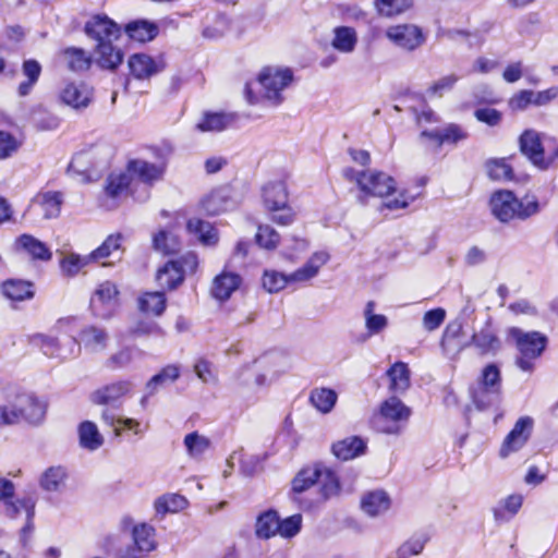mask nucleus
Instances as JSON below:
<instances>
[{
    "label": "nucleus",
    "instance_id": "nucleus-1",
    "mask_svg": "<svg viewBox=\"0 0 558 558\" xmlns=\"http://www.w3.org/2000/svg\"><path fill=\"white\" fill-rule=\"evenodd\" d=\"M462 333V324L459 322L450 323L441 339V349L445 354L456 357L464 348L474 347L481 356H495L501 350V340L493 329L490 322H487L483 328L474 331L470 341L463 345H457L453 342Z\"/></svg>",
    "mask_w": 558,
    "mask_h": 558
},
{
    "label": "nucleus",
    "instance_id": "nucleus-2",
    "mask_svg": "<svg viewBox=\"0 0 558 558\" xmlns=\"http://www.w3.org/2000/svg\"><path fill=\"white\" fill-rule=\"evenodd\" d=\"M489 205L493 216L504 223L514 219L526 220L541 210V205L535 195L526 194L519 199L513 192L508 190L493 193Z\"/></svg>",
    "mask_w": 558,
    "mask_h": 558
},
{
    "label": "nucleus",
    "instance_id": "nucleus-3",
    "mask_svg": "<svg viewBox=\"0 0 558 558\" xmlns=\"http://www.w3.org/2000/svg\"><path fill=\"white\" fill-rule=\"evenodd\" d=\"M506 340L518 350L515 365L523 372L532 373L535 361L546 348V336L538 331H524L519 327H510L507 329Z\"/></svg>",
    "mask_w": 558,
    "mask_h": 558
},
{
    "label": "nucleus",
    "instance_id": "nucleus-4",
    "mask_svg": "<svg viewBox=\"0 0 558 558\" xmlns=\"http://www.w3.org/2000/svg\"><path fill=\"white\" fill-rule=\"evenodd\" d=\"M410 416L409 407L396 396L389 397L380 404L375 420L376 429L387 435H399L403 432Z\"/></svg>",
    "mask_w": 558,
    "mask_h": 558
},
{
    "label": "nucleus",
    "instance_id": "nucleus-5",
    "mask_svg": "<svg viewBox=\"0 0 558 558\" xmlns=\"http://www.w3.org/2000/svg\"><path fill=\"white\" fill-rule=\"evenodd\" d=\"M290 69L267 66L258 75L256 85L263 89V98L277 106L282 102L281 92L292 82Z\"/></svg>",
    "mask_w": 558,
    "mask_h": 558
},
{
    "label": "nucleus",
    "instance_id": "nucleus-6",
    "mask_svg": "<svg viewBox=\"0 0 558 558\" xmlns=\"http://www.w3.org/2000/svg\"><path fill=\"white\" fill-rule=\"evenodd\" d=\"M133 544L120 549L118 558H145L156 548L155 529L148 524L135 525L132 529Z\"/></svg>",
    "mask_w": 558,
    "mask_h": 558
},
{
    "label": "nucleus",
    "instance_id": "nucleus-7",
    "mask_svg": "<svg viewBox=\"0 0 558 558\" xmlns=\"http://www.w3.org/2000/svg\"><path fill=\"white\" fill-rule=\"evenodd\" d=\"M357 186L365 195V198L367 196L385 197L396 191L395 179L376 170H367L365 175L360 177L357 180ZM361 202H364L362 197Z\"/></svg>",
    "mask_w": 558,
    "mask_h": 558
},
{
    "label": "nucleus",
    "instance_id": "nucleus-8",
    "mask_svg": "<svg viewBox=\"0 0 558 558\" xmlns=\"http://www.w3.org/2000/svg\"><path fill=\"white\" fill-rule=\"evenodd\" d=\"M13 402L17 415V424L25 422L36 426L43 423L47 410L45 402L27 393L16 395Z\"/></svg>",
    "mask_w": 558,
    "mask_h": 558
},
{
    "label": "nucleus",
    "instance_id": "nucleus-9",
    "mask_svg": "<svg viewBox=\"0 0 558 558\" xmlns=\"http://www.w3.org/2000/svg\"><path fill=\"white\" fill-rule=\"evenodd\" d=\"M119 291L111 281H105L98 286L90 298L89 307L94 316L110 318L118 305Z\"/></svg>",
    "mask_w": 558,
    "mask_h": 558
},
{
    "label": "nucleus",
    "instance_id": "nucleus-10",
    "mask_svg": "<svg viewBox=\"0 0 558 558\" xmlns=\"http://www.w3.org/2000/svg\"><path fill=\"white\" fill-rule=\"evenodd\" d=\"M480 384L482 389L473 395V401L478 409H485L500 392L499 367L494 363L486 365L482 371Z\"/></svg>",
    "mask_w": 558,
    "mask_h": 558
},
{
    "label": "nucleus",
    "instance_id": "nucleus-11",
    "mask_svg": "<svg viewBox=\"0 0 558 558\" xmlns=\"http://www.w3.org/2000/svg\"><path fill=\"white\" fill-rule=\"evenodd\" d=\"M544 140H549V137L533 129L525 130L519 137L520 151L541 170H546ZM550 141H554V138H550Z\"/></svg>",
    "mask_w": 558,
    "mask_h": 558
},
{
    "label": "nucleus",
    "instance_id": "nucleus-12",
    "mask_svg": "<svg viewBox=\"0 0 558 558\" xmlns=\"http://www.w3.org/2000/svg\"><path fill=\"white\" fill-rule=\"evenodd\" d=\"M533 429V420L530 416L520 417L510 433L504 439L499 454L507 458L520 450L529 440Z\"/></svg>",
    "mask_w": 558,
    "mask_h": 558
},
{
    "label": "nucleus",
    "instance_id": "nucleus-13",
    "mask_svg": "<svg viewBox=\"0 0 558 558\" xmlns=\"http://www.w3.org/2000/svg\"><path fill=\"white\" fill-rule=\"evenodd\" d=\"M133 389V383L130 380H119L102 386L90 395V401L98 405H111L118 408L123 397L129 395Z\"/></svg>",
    "mask_w": 558,
    "mask_h": 558
},
{
    "label": "nucleus",
    "instance_id": "nucleus-14",
    "mask_svg": "<svg viewBox=\"0 0 558 558\" xmlns=\"http://www.w3.org/2000/svg\"><path fill=\"white\" fill-rule=\"evenodd\" d=\"M386 36L398 47L414 50L424 41L420 27L411 24L396 25L387 29Z\"/></svg>",
    "mask_w": 558,
    "mask_h": 558
},
{
    "label": "nucleus",
    "instance_id": "nucleus-15",
    "mask_svg": "<svg viewBox=\"0 0 558 558\" xmlns=\"http://www.w3.org/2000/svg\"><path fill=\"white\" fill-rule=\"evenodd\" d=\"M108 332L106 329L97 326H86L80 332V343L75 339H70L69 343L72 345L71 353H78L83 344L85 349L90 352H100L107 348Z\"/></svg>",
    "mask_w": 558,
    "mask_h": 558
},
{
    "label": "nucleus",
    "instance_id": "nucleus-16",
    "mask_svg": "<svg viewBox=\"0 0 558 558\" xmlns=\"http://www.w3.org/2000/svg\"><path fill=\"white\" fill-rule=\"evenodd\" d=\"M128 171L133 180H138L149 186L162 180L166 163H150L144 159H133L128 162Z\"/></svg>",
    "mask_w": 558,
    "mask_h": 558
},
{
    "label": "nucleus",
    "instance_id": "nucleus-17",
    "mask_svg": "<svg viewBox=\"0 0 558 558\" xmlns=\"http://www.w3.org/2000/svg\"><path fill=\"white\" fill-rule=\"evenodd\" d=\"M84 29L86 35L97 41V44H100V41L112 40L113 38H118L120 35V27L118 24L104 14L94 15L85 24Z\"/></svg>",
    "mask_w": 558,
    "mask_h": 558
},
{
    "label": "nucleus",
    "instance_id": "nucleus-18",
    "mask_svg": "<svg viewBox=\"0 0 558 558\" xmlns=\"http://www.w3.org/2000/svg\"><path fill=\"white\" fill-rule=\"evenodd\" d=\"M181 375V368L177 364H169L162 367L156 375H154L145 385V393L141 399V405L145 407L148 399L155 396L160 388H163L177 379Z\"/></svg>",
    "mask_w": 558,
    "mask_h": 558
},
{
    "label": "nucleus",
    "instance_id": "nucleus-19",
    "mask_svg": "<svg viewBox=\"0 0 558 558\" xmlns=\"http://www.w3.org/2000/svg\"><path fill=\"white\" fill-rule=\"evenodd\" d=\"M63 194L59 191H43L32 199V205H37L43 211L45 219H56L61 214Z\"/></svg>",
    "mask_w": 558,
    "mask_h": 558
},
{
    "label": "nucleus",
    "instance_id": "nucleus-20",
    "mask_svg": "<svg viewBox=\"0 0 558 558\" xmlns=\"http://www.w3.org/2000/svg\"><path fill=\"white\" fill-rule=\"evenodd\" d=\"M60 98L63 104L74 108H86L92 99V89L84 83H69L62 89Z\"/></svg>",
    "mask_w": 558,
    "mask_h": 558
},
{
    "label": "nucleus",
    "instance_id": "nucleus-21",
    "mask_svg": "<svg viewBox=\"0 0 558 558\" xmlns=\"http://www.w3.org/2000/svg\"><path fill=\"white\" fill-rule=\"evenodd\" d=\"M2 295L13 302L32 300L35 295L34 284L22 279H7L1 286Z\"/></svg>",
    "mask_w": 558,
    "mask_h": 558
},
{
    "label": "nucleus",
    "instance_id": "nucleus-22",
    "mask_svg": "<svg viewBox=\"0 0 558 558\" xmlns=\"http://www.w3.org/2000/svg\"><path fill=\"white\" fill-rule=\"evenodd\" d=\"M242 278L232 271H222L216 276L211 284V294L219 301L228 300L239 289Z\"/></svg>",
    "mask_w": 558,
    "mask_h": 558
},
{
    "label": "nucleus",
    "instance_id": "nucleus-23",
    "mask_svg": "<svg viewBox=\"0 0 558 558\" xmlns=\"http://www.w3.org/2000/svg\"><path fill=\"white\" fill-rule=\"evenodd\" d=\"M332 453L340 460L348 461L363 454L366 442L359 436H349L332 444Z\"/></svg>",
    "mask_w": 558,
    "mask_h": 558
},
{
    "label": "nucleus",
    "instance_id": "nucleus-24",
    "mask_svg": "<svg viewBox=\"0 0 558 558\" xmlns=\"http://www.w3.org/2000/svg\"><path fill=\"white\" fill-rule=\"evenodd\" d=\"M235 120L234 113L206 112L195 128L199 132H221L231 126Z\"/></svg>",
    "mask_w": 558,
    "mask_h": 558
},
{
    "label": "nucleus",
    "instance_id": "nucleus-25",
    "mask_svg": "<svg viewBox=\"0 0 558 558\" xmlns=\"http://www.w3.org/2000/svg\"><path fill=\"white\" fill-rule=\"evenodd\" d=\"M95 56L97 64L102 69L116 70L123 61V53L116 48L111 40L100 41L96 45Z\"/></svg>",
    "mask_w": 558,
    "mask_h": 558
},
{
    "label": "nucleus",
    "instance_id": "nucleus-26",
    "mask_svg": "<svg viewBox=\"0 0 558 558\" xmlns=\"http://www.w3.org/2000/svg\"><path fill=\"white\" fill-rule=\"evenodd\" d=\"M362 510L369 517H377L390 508V498L384 490L365 494L361 500Z\"/></svg>",
    "mask_w": 558,
    "mask_h": 558
},
{
    "label": "nucleus",
    "instance_id": "nucleus-27",
    "mask_svg": "<svg viewBox=\"0 0 558 558\" xmlns=\"http://www.w3.org/2000/svg\"><path fill=\"white\" fill-rule=\"evenodd\" d=\"M263 201L268 210H277L288 204L287 186L283 182H270L263 187Z\"/></svg>",
    "mask_w": 558,
    "mask_h": 558
},
{
    "label": "nucleus",
    "instance_id": "nucleus-28",
    "mask_svg": "<svg viewBox=\"0 0 558 558\" xmlns=\"http://www.w3.org/2000/svg\"><path fill=\"white\" fill-rule=\"evenodd\" d=\"M128 65L133 76L138 80L148 78L159 72L154 59L145 53L131 56Z\"/></svg>",
    "mask_w": 558,
    "mask_h": 558
},
{
    "label": "nucleus",
    "instance_id": "nucleus-29",
    "mask_svg": "<svg viewBox=\"0 0 558 558\" xmlns=\"http://www.w3.org/2000/svg\"><path fill=\"white\" fill-rule=\"evenodd\" d=\"M329 260V254L326 252L314 253L306 264L291 274V279L305 282L314 278L319 269Z\"/></svg>",
    "mask_w": 558,
    "mask_h": 558
},
{
    "label": "nucleus",
    "instance_id": "nucleus-30",
    "mask_svg": "<svg viewBox=\"0 0 558 558\" xmlns=\"http://www.w3.org/2000/svg\"><path fill=\"white\" fill-rule=\"evenodd\" d=\"M183 270L178 262L170 260L157 271L156 280L161 288L175 289L183 281Z\"/></svg>",
    "mask_w": 558,
    "mask_h": 558
},
{
    "label": "nucleus",
    "instance_id": "nucleus-31",
    "mask_svg": "<svg viewBox=\"0 0 558 558\" xmlns=\"http://www.w3.org/2000/svg\"><path fill=\"white\" fill-rule=\"evenodd\" d=\"M186 228L204 245H215L218 242V232L208 221L192 218L187 221Z\"/></svg>",
    "mask_w": 558,
    "mask_h": 558
},
{
    "label": "nucleus",
    "instance_id": "nucleus-32",
    "mask_svg": "<svg viewBox=\"0 0 558 558\" xmlns=\"http://www.w3.org/2000/svg\"><path fill=\"white\" fill-rule=\"evenodd\" d=\"M338 400V395L330 388H314L310 393V402L320 413L331 412Z\"/></svg>",
    "mask_w": 558,
    "mask_h": 558
},
{
    "label": "nucleus",
    "instance_id": "nucleus-33",
    "mask_svg": "<svg viewBox=\"0 0 558 558\" xmlns=\"http://www.w3.org/2000/svg\"><path fill=\"white\" fill-rule=\"evenodd\" d=\"M389 389L395 393H403L410 387V371L405 363L397 362L388 371Z\"/></svg>",
    "mask_w": 558,
    "mask_h": 558
},
{
    "label": "nucleus",
    "instance_id": "nucleus-34",
    "mask_svg": "<svg viewBox=\"0 0 558 558\" xmlns=\"http://www.w3.org/2000/svg\"><path fill=\"white\" fill-rule=\"evenodd\" d=\"M16 242L34 259L50 260L52 257L47 245L31 234L20 235Z\"/></svg>",
    "mask_w": 558,
    "mask_h": 558
},
{
    "label": "nucleus",
    "instance_id": "nucleus-35",
    "mask_svg": "<svg viewBox=\"0 0 558 558\" xmlns=\"http://www.w3.org/2000/svg\"><path fill=\"white\" fill-rule=\"evenodd\" d=\"M80 445L90 451L97 450L104 444V437L98 427L90 421H85L78 426Z\"/></svg>",
    "mask_w": 558,
    "mask_h": 558
},
{
    "label": "nucleus",
    "instance_id": "nucleus-36",
    "mask_svg": "<svg viewBox=\"0 0 558 558\" xmlns=\"http://www.w3.org/2000/svg\"><path fill=\"white\" fill-rule=\"evenodd\" d=\"M357 44L356 32L352 27L338 26L333 29V38L331 46L342 52L350 53L355 49Z\"/></svg>",
    "mask_w": 558,
    "mask_h": 558
},
{
    "label": "nucleus",
    "instance_id": "nucleus-37",
    "mask_svg": "<svg viewBox=\"0 0 558 558\" xmlns=\"http://www.w3.org/2000/svg\"><path fill=\"white\" fill-rule=\"evenodd\" d=\"M231 203L227 190L219 189L213 191L202 201V207L208 215H219L226 211Z\"/></svg>",
    "mask_w": 558,
    "mask_h": 558
},
{
    "label": "nucleus",
    "instance_id": "nucleus-38",
    "mask_svg": "<svg viewBox=\"0 0 558 558\" xmlns=\"http://www.w3.org/2000/svg\"><path fill=\"white\" fill-rule=\"evenodd\" d=\"M132 184V178L128 168L124 172L111 173L107 178L105 186L106 194L111 198L120 197L129 192Z\"/></svg>",
    "mask_w": 558,
    "mask_h": 558
},
{
    "label": "nucleus",
    "instance_id": "nucleus-39",
    "mask_svg": "<svg viewBox=\"0 0 558 558\" xmlns=\"http://www.w3.org/2000/svg\"><path fill=\"white\" fill-rule=\"evenodd\" d=\"M125 33L130 38L145 43L153 40L158 35V27L148 21H133L125 26Z\"/></svg>",
    "mask_w": 558,
    "mask_h": 558
},
{
    "label": "nucleus",
    "instance_id": "nucleus-40",
    "mask_svg": "<svg viewBox=\"0 0 558 558\" xmlns=\"http://www.w3.org/2000/svg\"><path fill=\"white\" fill-rule=\"evenodd\" d=\"M138 308L141 312L160 316L166 308V298L163 292H145L138 298Z\"/></svg>",
    "mask_w": 558,
    "mask_h": 558
},
{
    "label": "nucleus",
    "instance_id": "nucleus-41",
    "mask_svg": "<svg viewBox=\"0 0 558 558\" xmlns=\"http://www.w3.org/2000/svg\"><path fill=\"white\" fill-rule=\"evenodd\" d=\"M279 517L275 510H268L258 515L256 521V535L268 539L278 533Z\"/></svg>",
    "mask_w": 558,
    "mask_h": 558
},
{
    "label": "nucleus",
    "instance_id": "nucleus-42",
    "mask_svg": "<svg viewBox=\"0 0 558 558\" xmlns=\"http://www.w3.org/2000/svg\"><path fill=\"white\" fill-rule=\"evenodd\" d=\"M375 305L374 301H368L363 311L367 337L380 333L388 326V319L385 315L374 313Z\"/></svg>",
    "mask_w": 558,
    "mask_h": 558
},
{
    "label": "nucleus",
    "instance_id": "nucleus-43",
    "mask_svg": "<svg viewBox=\"0 0 558 558\" xmlns=\"http://www.w3.org/2000/svg\"><path fill=\"white\" fill-rule=\"evenodd\" d=\"M22 72L26 77V81L20 83L17 90L20 96H26L31 93L33 86L37 83L41 73V66L36 60H26L23 63Z\"/></svg>",
    "mask_w": 558,
    "mask_h": 558
},
{
    "label": "nucleus",
    "instance_id": "nucleus-44",
    "mask_svg": "<svg viewBox=\"0 0 558 558\" xmlns=\"http://www.w3.org/2000/svg\"><path fill=\"white\" fill-rule=\"evenodd\" d=\"M63 58L68 68L74 72L86 71L92 63L90 57L81 48H66L63 51Z\"/></svg>",
    "mask_w": 558,
    "mask_h": 558
},
{
    "label": "nucleus",
    "instance_id": "nucleus-45",
    "mask_svg": "<svg viewBox=\"0 0 558 558\" xmlns=\"http://www.w3.org/2000/svg\"><path fill=\"white\" fill-rule=\"evenodd\" d=\"M489 179L494 181H510L513 179L512 167L505 158L489 159L485 163Z\"/></svg>",
    "mask_w": 558,
    "mask_h": 558
},
{
    "label": "nucleus",
    "instance_id": "nucleus-46",
    "mask_svg": "<svg viewBox=\"0 0 558 558\" xmlns=\"http://www.w3.org/2000/svg\"><path fill=\"white\" fill-rule=\"evenodd\" d=\"M187 500L179 494H166L155 501V510L157 513L166 514L167 512H178L186 508Z\"/></svg>",
    "mask_w": 558,
    "mask_h": 558
},
{
    "label": "nucleus",
    "instance_id": "nucleus-47",
    "mask_svg": "<svg viewBox=\"0 0 558 558\" xmlns=\"http://www.w3.org/2000/svg\"><path fill=\"white\" fill-rule=\"evenodd\" d=\"M293 282L296 281L291 279V274L284 275L277 270H265L263 275V287L269 293H277Z\"/></svg>",
    "mask_w": 558,
    "mask_h": 558
},
{
    "label": "nucleus",
    "instance_id": "nucleus-48",
    "mask_svg": "<svg viewBox=\"0 0 558 558\" xmlns=\"http://www.w3.org/2000/svg\"><path fill=\"white\" fill-rule=\"evenodd\" d=\"M320 468H306L301 470L292 481V489L294 493H303L315 483L318 482Z\"/></svg>",
    "mask_w": 558,
    "mask_h": 558
},
{
    "label": "nucleus",
    "instance_id": "nucleus-49",
    "mask_svg": "<svg viewBox=\"0 0 558 558\" xmlns=\"http://www.w3.org/2000/svg\"><path fill=\"white\" fill-rule=\"evenodd\" d=\"M66 477L65 470L61 466H51L45 471L40 478V486L47 492H56Z\"/></svg>",
    "mask_w": 558,
    "mask_h": 558
},
{
    "label": "nucleus",
    "instance_id": "nucleus-50",
    "mask_svg": "<svg viewBox=\"0 0 558 558\" xmlns=\"http://www.w3.org/2000/svg\"><path fill=\"white\" fill-rule=\"evenodd\" d=\"M93 262L90 254L81 256L78 254L71 253L62 258L60 267L63 274L66 276H75L80 270Z\"/></svg>",
    "mask_w": 558,
    "mask_h": 558
},
{
    "label": "nucleus",
    "instance_id": "nucleus-51",
    "mask_svg": "<svg viewBox=\"0 0 558 558\" xmlns=\"http://www.w3.org/2000/svg\"><path fill=\"white\" fill-rule=\"evenodd\" d=\"M25 512L26 519L31 521L35 515V501L33 498L17 499L16 501H5V513L10 518H15Z\"/></svg>",
    "mask_w": 558,
    "mask_h": 558
},
{
    "label": "nucleus",
    "instance_id": "nucleus-52",
    "mask_svg": "<svg viewBox=\"0 0 558 558\" xmlns=\"http://www.w3.org/2000/svg\"><path fill=\"white\" fill-rule=\"evenodd\" d=\"M153 244L156 251L163 254H175L180 250L179 240L171 233L163 230L155 234Z\"/></svg>",
    "mask_w": 558,
    "mask_h": 558
},
{
    "label": "nucleus",
    "instance_id": "nucleus-53",
    "mask_svg": "<svg viewBox=\"0 0 558 558\" xmlns=\"http://www.w3.org/2000/svg\"><path fill=\"white\" fill-rule=\"evenodd\" d=\"M136 353L141 354V351L134 347H124L107 360V366L111 369L124 368L133 362Z\"/></svg>",
    "mask_w": 558,
    "mask_h": 558
},
{
    "label": "nucleus",
    "instance_id": "nucleus-54",
    "mask_svg": "<svg viewBox=\"0 0 558 558\" xmlns=\"http://www.w3.org/2000/svg\"><path fill=\"white\" fill-rule=\"evenodd\" d=\"M184 446L186 447L189 456L197 458L209 448L210 441L207 437L194 432L184 437Z\"/></svg>",
    "mask_w": 558,
    "mask_h": 558
},
{
    "label": "nucleus",
    "instance_id": "nucleus-55",
    "mask_svg": "<svg viewBox=\"0 0 558 558\" xmlns=\"http://www.w3.org/2000/svg\"><path fill=\"white\" fill-rule=\"evenodd\" d=\"M318 482L322 484V495L324 499H328L337 495L340 490V484L337 475L329 469H320Z\"/></svg>",
    "mask_w": 558,
    "mask_h": 558
},
{
    "label": "nucleus",
    "instance_id": "nucleus-56",
    "mask_svg": "<svg viewBox=\"0 0 558 558\" xmlns=\"http://www.w3.org/2000/svg\"><path fill=\"white\" fill-rule=\"evenodd\" d=\"M256 243L266 250H275L280 242V234L270 226H259L256 233Z\"/></svg>",
    "mask_w": 558,
    "mask_h": 558
},
{
    "label": "nucleus",
    "instance_id": "nucleus-57",
    "mask_svg": "<svg viewBox=\"0 0 558 558\" xmlns=\"http://www.w3.org/2000/svg\"><path fill=\"white\" fill-rule=\"evenodd\" d=\"M427 539V536L424 534L412 536L399 547L397 551L398 558H409L413 555L421 554Z\"/></svg>",
    "mask_w": 558,
    "mask_h": 558
},
{
    "label": "nucleus",
    "instance_id": "nucleus-58",
    "mask_svg": "<svg viewBox=\"0 0 558 558\" xmlns=\"http://www.w3.org/2000/svg\"><path fill=\"white\" fill-rule=\"evenodd\" d=\"M122 235L120 233L109 235L104 243L90 253L93 262L109 257L121 247Z\"/></svg>",
    "mask_w": 558,
    "mask_h": 558
},
{
    "label": "nucleus",
    "instance_id": "nucleus-59",
    "mask_svg": "<svg viewBox=\"0 0 558 558\" xmlns=\"http://www.w3.org/2000/svg\"><path fill=\"white\" fill-rule=\"evenodd\" d=\"M375 7L379 14L393 16L408 10L411 3L409 0H376Z\"/></svg>",
    "mask_w": 558,
    "mask_h": 558
},
{
    "label": "nucleus",
    "instance_id": "nucleus-60",
    "mask_svg": "<svg viewBox=\"0 0 558 558\" xmlns=\"http://www.w3.org/2000/svg\"><path fill=\"white\" fill-rule=\"evenodd\" d=\"M278 533L280 536L290 538L295 536L302 526V515L293 514L282 521L279 520Z\"/></svg>",
    "mask_w": 558,
    "mask_h": 558
},
{
    "label": "nucleus",
    "instance_id": "nucleus-61",
    "mask_svg": "<svg viewBox=\"0 0 558 558\" xmlns=\"http://www.w3.org/2000/svg\"><path fill=\"white\" fill-rule=\"evenodd\" d=\"M34 341L40 345L45 355L49 357L66 359V356L60 352L59 343L56 338L39 335L34 338Z\"/></svg>",
    "mask_w": 558,
    "mask_h": 558
},
{
    "label": "nucleus",
    "instance_id": "nucleus-62",
    "mask_svg": "<svg viewBox=\"0 0 558 558\" xmlns=\"http://www.w3.org/2000/svg\"><path fill=\"white\" fill-rule=\"evenodd\" d=\"M239 381L244 387H262L266 384V376L251 367H245L239 374Z\"/></svg>",
    "mask_w": 558,
    "mask_h": 558
},
{
    "label": "nucleus",
    "instance_id": "nucleus-63",
    "mask_svg": "<svg viewBox=\"0 0 558 558\" xmlns=\"http://www.w3.org/2000/svg\"><path fill=\"white\" fill-rule=\"evenodd\" d=\"M19 147L20 143L12 134L0 131V159L11 157Z\"/></svg>",
    "mask_w": 558,
    "mask_h": 558
},
{
    "label": "nucleus",
    "instance_id": "nucleus-64",
    "mask_svg": "<svg viewBox=\"0 0 558 558\" xmlns=\"http://www.w3.org/2000/svg\"><path fill=\"white\" fill-rule=\"evenodd\" d=\"M446 312L444 308H434L427 311L423 316V326L426 330L433 331L437 329L445 320Z\"/></svg>",
    "mask_w": 558,
    "mask_h": 558
}]
</instances>
